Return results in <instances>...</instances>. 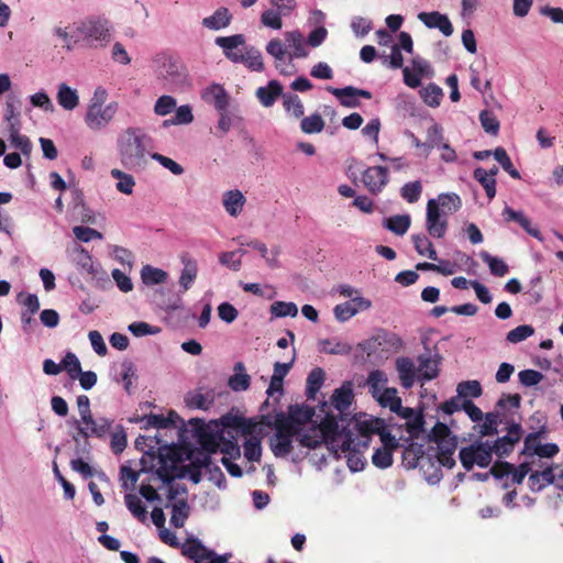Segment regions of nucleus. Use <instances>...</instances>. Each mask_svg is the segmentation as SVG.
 <instances>
[{"mask_svg":"<svg viewBox=\"0 0 563 563\" xmlns=\"http://www.w3.org/2000/svg\"><path fill=\"white\" fill-rule=\"evenodd\" d=\"M246 203V198L239 189H231L224 191L222 195V205L225 212L232 217L238 218Z\"/></svg>","mask_w":563,"mask_h":563,"instance_id":"obj_22","label":"nucleus"},{"mask_svg":"<svg viewBox=\"0 0 563 563\" xmlns=\"http://www.w3.org/2000/svg\"><path fill=\"white\" fill-rule=\"evenodd\" d=\"M185 467L186 476L188 475L189 479L195 484H198L201 479V467L207 468L211 473L212 479L219 477L221 481H224L223 473L217 465L212 464L211 456L209 454H202L200 457L195 459L190 466Z\"/></svg>","mask_w":563,"mask_h":563,"instance_id":"obj_16","label":"nucleus"},{"mask_svg":"<svg viewBox=\"0 0 563 563\" xmlns=\"http://www.w3.org/2000/svg\"><path fill=\"white\" fill-rule=\"evenodd\" d=\"M156 475L165 483L170 484L175 478L186 476V467L179 465V460L169 454H159L157 457Z\"/></svg>","mask_w":563,"mask_h":563,"instance_id":"obj_12","label":"nucleus"},{"mask_svg":"<svg viewBox=\"0 0 563 563\" xmlns=\"http://www.w3.org/2000/svg\"><path fill=\"white\" fill-rule=\"evenodd\" d=\"M362 181L371 194H379L388 183V169L383 166L368 167L363 172Z\"/></svg>","mask_w":563,"mask_h":563,"instance_id":"obj_17","label":"nucleus"},{"mask_svg":"<svg viewBox=\"0 0 563 563\" xmlns=\"http://www.w3.org/2000/svg\"><path fill=\"white\" fill-rule=\"evenodd\" d=\"M73 262L80 271L91 275L92 277H98L100 265H96L93 263L91 255L84 247L76 246L74 249Z\"/></svg>","mask_w":563,"mask_h":563,"instance_id":"obj_27","label":"nucleus"},{"mask_svg":"<svg viewBox=\"0 0 563 563\" xmlns=\"http://www.w3.org/2000/svg\"><path fill=\"white\" fill-rule=\"evenodd\" d=\"M186 404L189 408L208 410L213 404V396L211 394L192 393L187 396Z\"/></svg>","mask_w":563,"mask_h":563,"instance_id":"obj_51","label":"nucleus"},{"mask_svg":"<svg viewBox=\"0 0 563 563\" xmlns=\"http://www.w3.org/2000/svg\"><path fill=\"white\" fill-rule=\"evenodd\" d=\"M429 201H434L438 210L446 217L455 213L462 207L460 196L454 192L440 194L437 198Z\"/></svg>","mask_w":563,"mask_h":563,"instance_id":"obj_28","label":"nucleus"},{"mask_svg":"<svg viewBox=\"0 0 563 563\" xmlns=\"http://www.w3.org/2000/svg\"><path fill=\"white\" fill-rule=\"evenodd\" d=\"M9 140L11 145L20 150L24 156H30L32 152V144L27 136L20 133V121L15 120L9 126Z\"/></svg>","mask_w":563,"mask_h":563,"instance_id":"obj_32","label":"nucleus"},{"mask_svg":"<svg viewBox=\"0 0 563 563\" xmlns=\"http://www.w3.org/2000/svg\"><path fill=\"white\" fill-rule=\"evenodd\" d=\"M523 434L522 427L518 422H512L507 428V434L497 438L493 443L489 442L490 453L498 457H506L514 452L516 444L519 443Z\"/></svg>","mask_w":563,"mask_h":563,"instance_id":"obj_10","label":"nucleus"},{"mask_svg":"<svg viewBox=\"0 0 563 563\" xmlns=\"http://www.w3.org/2000/svg\"><path fill=\"white\" fill-rule=\"evenodd\" d=\"M400 345V339L396 334L386 331H378L372 338L358 344L360 349L366 353L368 357L375 355L379 349L398 347Z\"/></svg>","mask_w":563,"mask_h":563,"instance_id":"obj_13","label":"nucleus"},{"mask_svg":"<svg viewBox=\"0 0 563 563\" xmlns=\"http://www.w3.org/2000/svg\"><path fill=\"white\" fill-rule=\"evenodd\" d=\"M484 422L479 426L478 433L482 437L495 435L498 433V424L500 423V413L498 411L487 412L484 416Z\"/></svg>","mask_w":563,"mask_h":563,"instance_id":"obj_47","label":"nucleus"},{"mask_svg":"<svg viewBox=\"0 0 563 563\" xmlns=\"http://www.w3.org/2000/svg\"><path fill=\"white\" fill-rule=\"evenodd\" d=\"M327 90L345 108H357L361 106L360 98H372L371 91L353 86H346L344 88L328 87Z\"/></svg>","mask_w":563,"mask_h":563,"instance_id":"obj_15","label":"nucleus"},{"mask_svg":"<svg viewBox=\"0 0 563 563\" xmlns=\"http://www.w3.org/2000/svg\"><path fill=\"white\" fill-rule=\"evenodd\" d=\"M262 455L261 441L258 438L251 435L244 442V456L249 461H258Z\"/></svg>","mask_w":563,"mask_h":563,"instance_id":"obj_62","label":"nucleus"},{"mask_svg":"<svg viewBox=\"0 0 563 563\" xmlns=\"http://www.w3.org/2000/svg\"><path fill=\"white\" fill-rule=\"evenodd\" d=\"M229 59L233 63H242L254 71H261L264 68L262 54L255 47H243L241 56L229 55Z\"/></svg>","mask_w":563,"mask_h":563,"instance_id":"obj_26","label":"nucleus"},{"mask_svg":"<svg viewBox=\"0 0 563 563\" xmlns=\"http://www.w3.org/2000/svg\"><path fill=\"white\" fill-rule=\"evenodd\" d=\"M180 262L184 267L179 276V285L183 288V291H187L197 278L198 263L187 253L180 255Z\"/></svg>","mask_w":563,"mask_h":563,"instance_id":"obj_23","label":"nucleus"},{"mask_svg":"<svg viewBox=\"0 0 563 563\" xmlns=\"http://www.w3.org/2000/svg\"><path fill=\"white\" fill-rule=\"evenodd\" d=\"M177 106V101L173 96H161L154 104V113L158 117H166L170 114Z\"/></svg>","mask_w":563,"mask_h":563,"instance_id":"obj_57","label":"nucleus"},{"mask_svg":"<svg viewBox=\"0 0 563 563\" xmlns=\"http://www.w3.org/2000/svg\"><path fill=\"white\" fill-rule=\"evenodd\" d=\"M62 365L63 368L67 371L71 379H76L82 371L78 357L70 352L63 358Z\"/></svg>","mask_w":563,"mask_h":563,"instance_id":"obj_64","label":"nucleus"},{"mask_svg":"<svg viewBox=\"0 0 563 563\" xmlns=\"http://www.w3.org/2000/svg\"><path fill=\"white\" fill-rule=\"evenodd\" d=\"M118 109V102H110L104 107L88 106L85 123L90 130L100 131L111 123Z\"/></svg>","mask_w":563,"mask_h":563,"instance_id":"obj_9","label":"nucleus"},{"mask_svg":"<svg viewBox=\"0 0 563 563\" xmlns=\"http://www.w3.org/2000/svg\"><path fill=\"white\" fill-rule=\"evenodd\" d=\"M429 439L437 444L439 463L448 468L454 467L456 464L454 453L457 446V439L452 434L449 427L437 422L429 433Z\"/></svg>","mask_w":563,"mask_h":563,"instance_id":"obj_5","label":"nucleus"},{"mask_svg":"<svg viewBox=\"0 0 563 563\" xmlns=\"http://www.w3.org/2000/svg\"><path fill=\"white\" fill-rule=\"evenodd\" d=\"M422 192V185L419 180L410 181L401 187V197L409 203L417 202Z\"/></svg>","mask_w":563,"mask_h":563,"instance_id":"obj_60","label":"nucleus"},{"mask_svg":"<svg viewBox=\"0 0 563 563\" xmlns=\"http://www.w3.org/2000/svg\"><path fill=\"white\" fill-rule=\"evenodd\" d=\"M417 18L426 27L437 29L444 36H451L454 32L449 16L439 11L420 12Z\"/></svg>","mask_w":563,"mask_h":563,"instance_id":"obj_18","label":"nucleus"},{"mask_svg":"<svg viewBox=\"0 0 563 563\" xmlns=\"http://www.w3.org/2000/svg\"><path fill=\"white\" fill-rule=\"evenodd\" d=\"M124 500L131 514L141 522H145L147 519V512L142 500L133 494H126Z\"/></svg>","mask_w":563,"mask_h":563,"instance_id":"obj_50","label":"nucleus"},{"mask_svg":"<svg viewBox=\"0 0 563 563\" xmlns=\"http://www.w3.org/2000/svg\"><path fill=\"white\" fill-rule=\"evenodd\" d=\"M371 306L372 303L368 299L355 297L350 301L336 305L333 309V313L338 321L345 322L354 317L360 310H366Z\"/></svg>","mask_w":563,"mask_h":563,"instance_id":"obj_19","label":"nucleus"},{"mask_svg":"<svg viewBox=\"0 0 563 563\" xmlns=\"http://www.w3.org/2000/svg\"><path fill=\"white\" fill-rule=\"evenodd\" d=\"M333 427H336V421L330 416H327L318 428L311 427L307 430L289 418L279 420L276 432L269 440L271 450L276 457H285L296 446L317 449L323 445L327 434Z\"/></svg>","mask_w":563,"mask_h":563,"instance_id":"obj_1","label":"nucleus"},{"mask_svg":"<svg viewBox=\"0 0 563 563\" xmlns=\"http://www.w3.org/2000/svg\"><path fill=\"white\" fill-rule=\"evenodd\" d=\"M79 43L90 48L106 46L111 37L107 20L101 18H88L76 24Z\"/></svg>","mask_w":563,"mask_h":563,"instance_id":"obj_4","label":"nucleus"},{"mask_svg":"<svg viewBox=\"0 0 563 563\" xmlns=\"http://www.w3.org/2000/svg\"><path fill=\"white\" fill-rule=\"evenodd\" d=\"M421 96L423 101L432 108L439 107L443 91L442 89L437 86L435 84H429L423 90L421 91Z\"/></svg>","mask_w":563,"mask_h":563,"instance_id":"obj_58","label":"nucleus"},{"mask_svg":"<svg viewBox=\"0 0 563 563\" xmlns=\"http://www.w3.org/2000/svg\"><path fill=\"white\" fill-rule=\"evenodd\" d=\"M110 174L113 178L118 179L115 188L119 192L124 195H131L133 192L135 180L132 175L118 168L111 169Z\"/></svg>","mask_w":563,"mask_h":563,"instance_id":"obj_45","label":"nucleus"},{"mask_svg":"<svg viewBox=\"0 0 563 563\" xmlns=\"http://www.w3.org/2000/svg\"><path fill=\"white\" fill-rule=\"evenodd\" d=\"M375 399L382 407L389 408L390 411H397L401 408V399L397 396V389L394 387L383 390Z\"/></svg>","mask_w":563,"mask_h":563,"instance_id":"obj_46","label":"nucleus"},{"mask_svg":"<svg viewBox=\"0 0 563 563\" xmlns=\"http://www.w3.org/2000/svg\"><path fill=\"white\" fill-rule=\"evenodd\" d=\"M81 422L85 424V427L80 426L78 420L74 421L78 433L73 437V440L77 443L76 452L78 454H85L89 452L90 445L87 441L89 437L103 438L110 431L112 426V421L110 419L104 417L95 419L92 415H90V420Z\"/></svg>","mask_w":563,"mask_h":563,"instance_id":"obj_6","label":"nucleus"},{"mask_svg":"<svg viewBox=\"0 0 563 563\" xmlns=\"http://www.w3.org/2000/svg\"><path fill=\"white\" fill-rule=\"evenodd\" d=\"M201 98L206 103L213 106L217 111L228 110L231 100L227 90L219 84H212L203 89Z\"/></svg>","mask_w":563,"mask_h":563,"instance_id":"obj_20","label":"nucleus"},{"mask_svg":"<svg viewBox=\"0 0 563 563\" xmlns=\"http://www.w3.org/2000/svg\"><path fill=\"white\" fill-rule=\"evenodd\" d=\"M428 233L435 239H442L448 231V217L438 210L434 201H428L426 214Z\"/></svg>","mask_w":563,"mask_h":563,"instance_id":"obj_14","label":"nucleus"},{"mask_svg":"<svg viewBox=\"0 0 563 563\" xmlns=\"http://www.w3.org/2000/svg\"><path fill=\"white\" fill-rule=\"evenodd\" d=\"M232 20V15L227 8L217 9L210 16L203 18L201 24L212 31H219L227 27Z\"/></svg>","mask_w":563,"mask_h":563,"instance_id":"obj_34","label":"nucleus"},{"mask_svg":"<svg viewBox=\"0 0 563 563\" xmlns=\"http://www.w3.org/2000/svg\"><path fill=\"white\" fill-rule=\"evenodd\" d=\"M418 379L431 380L434 379L439 374V361L431 357L430 354H423L418 357Z\"/></svg>","mask_w":563,"mask_h":563,"instance_id":"obj_31","label":"nucleus"},{"mask_svg":"<svg viewBox=\"0 0 563 563\" xmlns=\"http://www.w3.org/2000/svg\"><path fill=\"white\" fill-rule=\"evenodd\" d=\"M57 101L65 110H74L79 103V97L75 89L66 84H60L57 91Z\"/></svg>","mask_w":563,"mask_h":563,"instance_id":"obj_38","label":"nucleus"},{"mask_svg":"<svg viewBox=\"0 0 563 563\" xmlns=\"http://www.w3.org/2000/svg\"><path fill=\"white\" fill-rule=\"evenodd\" d=\"M151 139L141 129L128 128L118 137V153L122 166L132 172L143 170L147 164Z\"/></svg>","mask_w":563,"mask_h":563,"instance_id":"obj_2","label":"nucleus"},{"mask_svg":"<svg viewBox=\"0 0 563 563\" xmlns=\"http://www.w3.org/2000/svg\"><path fill=\"white\" fill-rule=\"evenodd\" d=\"M300 128L306 134L320 133L324 128V120L319 113H313L309 117L302 118Z\"/></svg>","mask_w":563,"mask_h":563,"instance_id":"obj_54","label":"nucleus"},{"mask_svg":"<svg viewBox=\"0 0 563 563\" xmlns=\"http://www.w3.org/2000/svg\"><path fill=\"white\" fill-rule=\"evenodd\" d=\"M255 95L263 107L269 108L278 97H283V86L278 80L274 79L267 86L258 87Z\"/></svg>","mask_w":563,"mask_h":563,"instance_id":"obj_25","label":"nucleus"},{"mask_svg":"<svg viewBox=\"0 0 563 563\" xmlns=\"http://www.w3.org/2000/svg\"><path fill=\"white\" fill-rule=\"evenodd\" d=\"M482 260L488 265L493 275L503 277L508 273V265L499 257L490 255L486 251L481 252Z\"/></svg>","mask_w":563,"mask_h":563,"instance_id":"obj_49","label":"nucleus"},{"mask_svg":"<svg viewBox=\"0 0 563 563\" xmlns=\"http://www.w3.org/2000/svg\"><path fill=\"white\" fill-rule=\"evenodd\" d=\"M333 454L340 459H346V464L352 472H358L364 468L365 460L361 455L358 448L362 445L367 448V441L354 439L351 431H339V424L332 428L327 434L324 443Z\"/></svg>","mask_w":563,"mask_h":563,"instance_id":"obj_3","label":"nucleus"},{"mask_svg":"<svg viewBox=\"0 0 563 563\" xmlns=\"http://www.w3.org/2000/svg\"><path fill=\"white\" fill-rule=\"evenodd\" d=\"M168 274L161 268L153 267L151 265L143 266L141 271V278L145 285H158L166 282Z\"/></svg>","mask_w":563,"mask_h":563,"instance_id":"obj_43","label":"nucleus"},{"mask_svg":"<svg viewBox=\"0 0 563 563\" xmlns=\"http://www.w3.org/2000/svg\"><path fill=\"white\" fill-rule=\"evenodd\" d=\"M214 42L219 47L222 48L223 54L229 59V55L241 56L243 49H240V47L244 46L245 37L243 34L219 36Z\"/></svg>","mask_w":563,"mask_h":563,"instance_id":"obj_29","label":"nucleus"},{"mask_svg":"<svg viewBox=\"0 0 563 563\" xmlns=\"http://www.w3.org/2000/svg\"><path fill=\"white\" fill-rule=\"evenodd\" d=\"M559 468V465L550 466L544 468L541 472H533L529 476V487L534 490L539 492L542 488H544L548 485L555 483V470Z\"/></svg>","mask_w":563,"mask_h":563,"instance_id":"obj_30","label":"nucleus"},{"mask_svg":"<svg viewBox=\"0 0 563 563\" xmlns=\"http://www.w3.org/2000/svg\"><path fill=\"white\" fill-rule=\"evenodd\" d=\"M285 41L292 52L289 54L290 58H305L308 55L306 49V41L299 31H291L285 33Z\"/></svg>","mask_w":563,"mask_h":563,"instance_id":"obj_37","label":"nucleus"},{"mask_svg":"<svg viewBox=\"0 0 563 563\" xmlns=\"http://www.w3.org/2000/svg\"><path fill=\"white\" fill-rule=\"evenodd\" d=\"M189 505L185 498L177 499L172 505L170 523L176 528H181L189 516Z\"/></svg>","mask_w":563,"mask_h":563,"instance_id":"obj_41","label":"nucleus"},{"mask_svg":"<svg viewBox=\"0 0 563 563\" xmlns=\"http://www.w3.org/2000/svg\"><path fill=\"white\" fill-rule=\"evenodd\" d=\"M318 346L321 352L331 355H347L352 351V345L339 338L322 339Z\"/></svg>","mask_w":563,"mask_h":563,"instance_id":"obj_33","label":"nucleus"},{"mask_svg":"<svg viewBox=\"0 0 563 563\" xmlns=\"http://www.w3.org/2000/svg\"><path fill=\"white\" fill-rule=\"evenodd\" d=\"M384 225L397 235H404L410 227V217L408 214L394 216L385 220Z\"/></svg>","mask_w":563,"mask_h":563,"instance_id":"obj_48","label":"nucleus"},{"mask_svg":"<svg viewBox=\"0 0 563 563\" xmlns=\"http://www.w3.org/2000/svg\"><path fill=\"white\" fill-rule=\"evenodd\" d=\"M183 554L195 563H225L231 554L218 555L214 551L207 549L199 540L189 541L183 547Z\"/></svg>","mask_w":563,"mask_h":563,"instance_id":"obj_11","label":"nucleus"},{"mask_svg":"<svg viewBox=\"0 0 563 563\" xmlns=\"http://www.w3.org/2000/svg\"><path fill=\"white\" fill-rule=\"evenodd\" d=\"M482 391V386L478 380H465L460 383L456 387V393L463 398H478Z\"/></svg>","mask_w":563,"mask_h":563,"instance_id":"obj_59","label":"nucleus"},{"mask_svg":"<svg viewBox=\"0 0 563 563\" xmlns=\"http://www.w3.org/2000/svg\"><path fill=\"white\" fill-rule=\"evenodd\" d=\"M382 441L384 442V445L374 452L372 462L379 468H387L393 464L391 448L396 446L397 443L394 437L385 433L382 434Z\"/></svg>","mask_w":563,"mask_h":563,"instance_id":"obj_21","label":"nucleus"},{"mask_svg":"<svg viewBox=\"0 0 563 563\" xmlns=\"http://www.w3.org/2000/svg\"><path fill=\"white\" fill-rule=\"evenodd\" d=\"M479 121L485 132L496 135L499 131V121L490 111L483 110L479 113Z\"/></svg>","mask_w":563,"mask_h":563,"instance_id":"obj_63","label":"nucleus"},{"mask_svg":"<svg viewBox=\"0 0 563 563\" xmlns=\"http://www.w3.org/2000/svg\"><path fill=\"white\" fill-rule=\"evenodd\" d=\"M234 374L229 378L228 385L234 391H244L249 389L251 376L246 373L242 362H238L233 367Z\"/></svg>","mask_w":563,"mask_h":563,"instance_id":"obj_36","label":"nucleus"},{"mask_svg":"<svg viewBox=\"0 0 563 563\" xmlns=\"http://www.w3.org/2000/svg\"><path fill=\"white\" fill-rule=\"evenodd\" d=\"M388 382L387 375L380 369L369 372L366 384L373 398H377L383 390H386Z\"/></svg>","mask_w":563,"mask_h":563,"instance_id":"obj_39","label":"nucleus"},{"mask_svg":"<svg viewBox=\"0 0 563 563\" xmlns=\"http://www.w3.org/2000/svg\"><path fill=\"white\" fill-rule=\"evenodd\" d=\"M271 313L275 318L296 317L298 308L294 302L275 301L271 305Z\"/></svg>","mask_w":563,"mask_h":563,"instance_id":"obj_56","label":"nucleus"},{"mask_svg":"<svg viewBox=\"0 0 563 563\" xmlns=\"http://www.w3.org/2000/svg\"><path fill=\"white\" fill-rule=\"evenodd\" d=\"M396 369L404 388H411L418 377L417 368L413 361L409 357H398L396 360Z\"/></svg>","mask_w":563,"mask_h":563,"instance_id":"obj_24","label":"nucleus"},{"mask_svg":"<svg viewBox=\"0 0 563 563\" xmlns=\"http://www.w3.org/2000/svg\"><path fill=\"white\" fill-rule=\"evenodd\" d=\"M175 111V115L172 119L165 120L163 122L164 128L170 125L190 124L194 121L192 109L189 104H183L178 108L176 107Z\"/></svg>","mask_w":563,"mask_h":563,"instance_id":"obj_42","label":"nucleus"},{"mask_svg":"<svg viewBox=\"0 0 563 563\" xmlns=\"http://www.w3.org/2000/svg\"><path fill=\"white\" fill-rule=\"evenodd\" d=\"M283 107L286 113L295 119L302 118L305 113V108L301 99L291 92H286L283 95Z\"/></svg>","mask_w":563,"mask_h":563,"instance_id":"obj_40","label":"nucleus"},{"mask_svg":"<svg viewBox=\"0 0 563 563\" xmlns=\"http://www.w3.org/2000/svg\"><path fill=\"white\" fill-rule=\"evenodd\" d=\"M495 159L500 164L504 170H506L512 178L519 179L520 173L514 167V164L504 147H496L493 151Z\"/></svg>","mask_w":563,"mask_h":563,"instance_id":"obj_52","label":"nucleus"},{"mask_svg":"<svg viewBox=\"0 0 563 563\" xmlns=\"http://www.w3.org/2000/svg\"><path fill=\"white\" fill-rule=\"evenodd\" d=\"M412 242L415 244V250L417 253L421 256H428L430 260L437 261V252L431 243V241L428 239V236L423 233L421 234H413L412 235Z\"/></svg>","mask_w":563,"mask_h":563,"instance_id":"obj_44","label":"nucleus"},{"mask_svg":"<svg viewBox=\"0 0 563 563\" xmlns=\"http://www.w3.org/2000/svg\"><path fill=\"white\" fill-rule=\"evenodd\" d=\"M225 431L209 432L208 430H201L199 433V443L207 454L216 453L218 450L223 453V456L230 460L240 457L241 451L235 440H225Z\"/></svg>","mask_w":563,"mask_h":563,"instance_id":"obj_7","label":"nucleus"},{"mask_svg":"<svg viewBox=\"0 0 563 563\" xmlns=\"http://www.w3.org/2000/svg\"><path fill=\"white\" fill-rule=\"evenodd\" d=\"M459 459L466 471H471L474 465L487 467L492 463L493 455L489 449V441H475L468 446L462 448Z\"/></svg>","mask_w":563,"mask_h":563,"instance_id":"obj_8","label":"nucleus"},{"mask_svg":"<svg viewBox=\"0 0 563 563\" xmlns=\"http://www.w3.org/2000/svg\"><path fill=\"white\" fill-rule=\"evenodd\" d=\"M474 178L483 186L489 199L496 196V179L486 175V169L478 167L474 170Z\"/></svg>","mask_w":563,"mask_h":563,"instance_id":"obj_53","label":"nucleus"},{"mask_svg":"<svg viewBox=\"0 0 563 563\" xmlns=\"http://www.w3.org/2000/svg\"><path fill=\"white\" fill-rule=\"evenodd\" d=\"M324 380V371L320 367L313 368L307 377L306 393L308 397H313L321 388Z\"/></svg>","mask_w":563,"mask_h":563,"instance_id":"obj_55","label":"nucleus"},{"mask_svg":"<svg viewBox=\"0 0 563 563\" xmlns=\"http://www.w3.org/2000/svg\"><path fill=\"white\" fill-rule=\"evenodd\" d=\"M353 400V389L350 382H345L340 388H336L331 397L332 406L340 412L346 410Z\"/></svg>","mask_w":563,"mask_h":563,"instance_id":"obj_35","label":"nucleus"},{"mask_svg":"<svg viewBox=\"0 0 563 563\" xmlns=\"http://www.w3.org/2000/svg\"><path fill=\"white\" fill-rule=\"evenodd\" d=\"M282 16L284 15L273 7L262 13L261 22L267 27L279 30L283 26Z\"/></svg>","mask_w":563,"mask_h":563,"instance_id":"obj_61","label":"nucleus"}]
</instances>
